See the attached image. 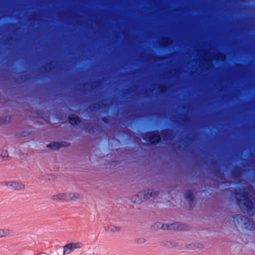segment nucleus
<instances>
[{
	"instance_id": "nucleus-16",
	"label": "nucleus",
	"mask_w": 255,
	"mask_h": 255,
	"mask_svg": "<svg viewBox=\"0 0 255 255\" xmlns=\"http://www.w3.org/2000/svg\"><path fill=\"white\" fill-rule=\"evenodd\" d=\"M176 224H171L170 226L168 225L167 224H163L162 226V229L164 230H167V229H172V226H175Z\"/></svg>"
},
{
	"instance_id": "nucleus-19",
	"label": "nucleus",
	"mask_w": 255,
	"mask_h": 255,
	"mask_svg": "<svg viewBox=\"0 0 255 255\" xmlns=\"http://www.w3.org/2000/svg\"><path fill=\"white\" fill-rule=\"evenodd\" d=\"M0 156L4 158V157H6L8 156L7 153L6 151H2L1 154H0Z\"/></svg>"
},
{
	"instance_id": "nucleus-18",
	"label": "nucleus",
	"mask_w": 255,
	"mask_h": 255,
	"mask_svg": "<svg viewBox=\"0 0 255 255\" xmlns=\"http://www.w3.org/2000/svg\"><path fill=\"white\" fill-rule=\"evenodd\" d=\"M162 43L164 45H167L169 43V40L167 38H164L162 40Z\"/></svg>"
},
{
	"instance_id": "nucleus-8",
	"label": "nucleus",
	"mask_w": 255,
	"mask_h": 255,
	"mask_svg": "<svg viewBox=\"0 0 255 255\" xmlns=\"http://www.w3.org/2000/svg\"><path fill=\"white\" fill-rule=\"evenodd\" d=\"M106 230L111 232H118L120 231L121 227L114 225H110L107 227Z\"/></svg>"
},
{
	"instance_id": "nucleus-1",
	"label": "nucleus",
	"mask_w": 255,
	"mask_h": 255,
	"mask_svg": "<svg viewBox=\"0 0 255 255\" xmlns=\"http://www.w3.org/2000/svg\"><path fill=\"white\" fill-rule=\"evenodd\" d=\"M236 199L239 202H243V204L247 208V212L249 215H253L255 205L252 202L248 192L245 190H241L240 193H237Z\"/></svg>"
},
{
	"instance_id": "nucleus-2",
	"label": "nucleus",
	"mask_w": 255,
	"mask_h": 255,
	"mask_svg": "<svg viewBox=\"0 0 255 255\" xmlns=\"http://www.w3.org/2000/svg\"><path fill=\"white\" fill-rule=\"evenodd\" d=\"M82 244L81 243H71L64 247V254L68 255L71 253L74 250L82 248Z\"/></svg>"
},
{
	"instance_id": "nucleus-14",
	"label": "nucleus",
	"mask_w": 255,
	"mask_h": 255,
	"mask_svg": "<svg viewBox=\"0 0 255 255\" xmlns=\"http://www.w3.org/2000/svg\"><path fill=\"white\" fill-rule=\"evenodd\" d=\"M9 234V231L7 229H0V238L4 237Z\"/></svg>"
},
{
	"instance_id": "nucleus-4",
	"label": "nucleus",
	"mask_w": 255,
	"mask_h": 255,
	"mask_svg": "<svg viewBox=\"0 0 255 255\" xmlns=\"http://www.w3.org/2000/svg\"><path fill=\"white\" fill-rule=\"evenodd\" d=\"M3 184L9 187L11 189L14 190H21L24 188L25 186L21 182L16 181H4Z\"/></svg>"
},
{
	"instance_id": "nucleus-10",
	"label": "nucleus",
	"mask_w": 255,
	"mask_h": 255,
	"mask_svg": "<svg viewBox=\"0 0 255 255\" xmlns=\"http://www.w3.org/2000/svg\"><path fill=\"white\" fill-rule=\"evenodd\" d=\"M51 200L54 201L64 200L63 193H60L56 195H54L51 197Z\"/></svg>"
},
{
	"instance_id": "nucleus-5",
	"label": "nucleus",
	"mask_w": 255,
	"mask_h": 255,
	"mask_svg": "<svg viewBox=\"0 0 255 255\" xmlns=\"http://www.w3.org/2000/svg\"><path fill=\"white\" fill-rule=\"evenodd\" d=\"M143 138L148 139L151 143H156L160 140V137L157 133L150 132L143 136Z\"/></svg>"
},
{
	"instance_id": "nucleus-3",
	"label": "nucleus",
	"mask_w": 255,
	"mask_h": 255,
	"mask_svg": "<svg viewBox=\"0 0 255 255\" xmlns=\"http://www.w3.org/2000/svg\"><path fill=\"white\" fill-rule=\"evenodd\" d=\"M155 194L156 193L154 192L153 190H148L147 191L140 192L136 195V197L139 198V201L134 200V202H141L143 200L149 199L150 197L152 196H155Z\"/></svg>"
},
{
	"instance_id": "nucleus-20",
	"label": "nucleus",
	"mask_w": 255,
	"mask_h": 255,
	"mask_svg": "<svg viewBox=\"0 0 255 255\" xmlns=\"http://www.w3.org/2000/svg\"><path fill=\"white\" fill-rule=\"evenodd\" d=\"M4 123V121L2 119H0V125Z\"/></svg>"
},
{
	"instance_id": "nucleus-9",
	"label": "nucleus",
	"mask_w": 255,
	"mask_h": 255,
	"mask_svg": "<svg viewBox=\"0 0 255 255\" xmlns=\"http://www.w3.org/2000/svg\"><path fill=\"white\" fill-rule=\"evenodd\" d=\"M244 225H245V228L247 229H248L249 230H252V229H254V222L251 220H250V219L248 220V222H245L244 223Z\"/></svg>"
},
{
	"instance_id": "nucleus-15",
	"label": "nucleus",
	"mask_w": 255,
	"mask_h": 255,
	"mask_svg": "<svg viewBox=\"0 0 255 255\" xmlns=\"http://www.w3.org/2000/svg\"><path fill=\"white\" fill-rule=\"evenodd\" d=\"M64 200H71V192L63 193Z\"/></svg>"
},
{
	"instance_id": "nucleus-7",
	"label": "nucleus",
	"mask_w": 255,
	"mask_h": 255,
	"mask_svg": "<svg viewBox=\"0 0 255 255\" xmlns=\"http://www.w3.org/2000/svg\"><path fill=\"white\" fill-rule=\"evenodd\" d=\"M69 123L72 125H78L80 120L78 117L75 115H71L68 117Z\"/></svg>"
},
{
	"instance_id": "nucleus-12",
	"label": "nucleus",
	"mask_w": 255,
	"mask_h": 255,
	"mask_svg": "<svg viewBox=\"0 0 255 255\" xmlns=\"http://www.w3.org/2000/svg\"><path fill=\"white\" fill-rule=\"evenodd\" d=\"M186 199L188 200L190 202H192L194 199V196L192 192L191 191H189L186 192L185 194Z\"/></svg>"
},
{
	"instance_id": "nucleus-17",
	"label": "nucleus",
	"mask_w": 255,
	"mask_h": 255,
	"mask_svg": "<svg viewBox=\"0 0 255 255\" xmlns=\"http://www.w3.org/2000/svg\"><path fill=\"white\" fill-rule=\"evenodd\" d=\"M137 243L139 244H142L145 242V240L144 238H139L136 240Z\"/></svg>"
},
{
	"instance_id": "nucleus-6",
	"label": "nucleus",
	"mask_w": 255,
	"mask_h": 255,
	"mask_svg": "<svg viewBox=\"0 0 255 255\" xmlns=\"http://www.w3.org/2000/svg\"><path fill=\"white\" fill-rule=\"evenodd\" d=\"M200 62L202 64H205L208 66V68L211 66L212 62L211 60V57L208 55L207 52L204 51L203 56L200 60Z\"/></svg>"
},
{
	"instance_id": "nucleus-13",
	"label": "nucleus",
	"mask_w": 255,
	"mask_h": 255,
	"mask_svg": "<svg viewBox=\"0 0 255 255\" xmlns=\"http://www.w3.org/2000/svg\"><path fill=\"white\" fill-rule=\"evenodd\" d=\"M82 198V195L78 192H71V200H76Z\"/></svg>"
},
{
	"instance_id": "nucleus-11",
	"label": "nucleus",
	"mask_w": 255,
	"mask_h": 255,
	"mask_svg": "<svg viewBox=\"0 0 255 255\" xmlns=\"http://www.w3.org/2000/svg\"><path fill=\"white\" fill-rule=\"evenodd\" d=\"M60 144L57 142H53L47 145V147L51 148L52 149H57L59 148Z\"/></svg>"
}]
</instances>
